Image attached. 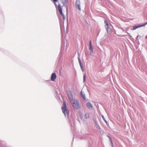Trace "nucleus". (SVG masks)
<instances>
[{
  "label": "nucleus",
  "mask_w": 147,
  "mask_h": 147,
  "mask_svg": "<svg viewBox=\"0 0 147 147\" xmlns=\"http://www.w3.org/2000/svg\"><path fill=\"white\" fill-rule=\"evenodd\" d=\"M57 77L56 74L55 73L52 74L51 77V80L52 81H54Z\"/></svg>",
  "instance_id": "423d86ee"
},
{
  "label": "nucleus",
  "mask_w": 147,
  "mask_h": 147,
  "mask_svg": "<svg viewBox=\"0 0 147 147\" xmlns=\"http://www.w3.org/2000/svg\"><path fill=\"white\" fill-rule=\"evenodd\" d=\"M86 105L87 107L90 109H92V106L90 103L88 102L86 104Z\"/></svg>",
  "instance_id": "0eeeda50"
},
{
  "label": "nucleus",
  "mask_w": 147,
  "mask_h": 147,
  "mask_svg": "<svg viewBox=\"0 0 147 147\" xmlns=\"http://www.w3.org/2000/svg\"><path fill=\"white\" fill-rule=\"evenodd\" d=\"M92 41L90 40L89 42V45H92Z\"/></svg>",
  "instance_id": "dca6fc26"
},
{
  "label": "nucleus",
  "mask_w": 147,
  "mask_h": 147,
  "mask_svg": "<svg viewBox=\"0 0 147 147\" xmlns=\"http://www.w3.org/2000/svg\"><path fill=\"white\" fill-rule=\"evenodd\" d=\"M105 27H106V29L108 32V30L109 29V25L108 24H105Z\"/></svg>",
  "instance_id": "9b49d317"
},
{
  "label": "nucleus",
  "mask_w": 147,
  "mask_h": 147,
  "mask_svg": "<svg viewBox=\"0 0 147 147\" xmlns=\"http://www.w3.org/2000/svg\"><path fill=\"white\" fill-rule=\"evenodd\" d=\"M102 119H103V120H104V121L106 123L107 122V121H106V120H105V119L104 116L103 115H102Z\"/></svg>",
  "instance_id": "ddd939ff"
},
{
  "label": "nucleus",
  "mask_w": 147,
  "mask_h": 147,
  "mask_svg": "<svg viewBox=\"0 0 147 147\" xmlns=\"http://www.w3.org/2000/svg\"><path fill=\"white\" fill-rule=\"evenodd\" d=\"M80 67H81V66H82V63H81V64H80Z\"/></svg>",
  "instance_id": "aec40b11"
},
{
  "label": "nucleus",
  "mask_w": 147,
  "mask_h": 147,
  "mask_svg": "<svg viewBox=\"0 0 147 147\" xmlns=\"http://www.w3.org/2000/svg\"><path fill=\"white\" fill-rule=\"evenodd\" d=\"M58 0H53V1L54 2V3L55 4L56 6L57 5L56 2H57Z\"/></svg>",
  "instance_id": "f8f14e48"
},
{
  "label": "nucleus",
  "mask_w": 147,
  "mask_h": 147,
  "mask_svg": "<svg viewBox=\"0 0 147 147\" xmlns=\"http://www.w3.org/2000/svg\"><path fill=\"white\" fill-rule=\"evenodd\" d=\"M80 0H76V7L78 10L81 11L80 6Z\"/></svg>",
  "instance_id": "20e7f679"
},
{
  "label": "nucleus",
  "mask_w": 147,
  "mask_h": 147,
  "mask_svg": "<svg viewBox=\"0 0 147 147\" xmlns=\"http://www.w3.org/2000/svg\"><path fill=\"white\" fill-rule=\"evenodd\" d=\"M89 50L92 52H93V50L92 45H89Z\"/></svg>",
  "instance_id": "1a4fd4ad"
},
{
  "label": "nucleus",
  "mask_w": 147,
  "mask_h": 147,
  "mask_svg": "<svg viewBox=\"0 0 147 147\" xmlns=\"http://www.w3.org/2000/svg\"><path fill=\"white\" fill-rule=\"evenodd\" d=\"M63 5L64 4L63 2L60 1L59 2L58 5V8L60 14L63 16V19L64 20L65 19V17L63 13L61 8V7H63Z\"/></svg>",
  "instance_id": "f03ea898"
},
{
  "label": "nucleus",
  "mask_w": 147,
  "mask_h": 147,
  "mask_svg": "<svg viewBox=\"0 0 147 147\" xmlns=\"http://www.w3.org/2000/svg\"><path fill=\"white\" fill-rule=\"evenodd\" d=\"M67 96L74 109L76 110L79 109L80 108V107L78 102L77 100L73 99L71 91H69L67 92Z\"/></svg>",
  "instance_id": "f257e3e1"
},
{
  "label": "nucleus",
  "mask_w": 147,
  "mask_h": 147,
  "mask_svg": "<svg viewBox=\"0 0 147 147\" xmlns=\"http://www.w3.org/2000/svg\"><path fill=\"white\" fill-rule=\"evenodd\" d=\"M85 117L86 119L88 118L89 117V113H86L85 115Z\"/></svg>",
  "instance_id": "9d476101"
},
{
  "label": "nucleus",
  "mask_w": 147,
  "mask_h": 147,
  "mask_svg": "<svg viewBox=\"0 0 147 147\" xmlns=\"http://www.w3.org/2000/svg\"><path fill=\"white\" fill-rule=\"evenodd\" d=\"M84 81L85 80V75H84L83 77Z\"/></svg>",
  "instance_id": "f3484780"
},
{
  "label": "nucleus",
  "mask_w": 147,
  "mask_h": 147,
  "mask_svg": "<svg viewBox=\"0 0 147 147\" xmlns=\"http://www.w3.org/2000/svg\"><path fill=\"white\" fill-rule=\"evenodd\" d=\"M62 109L63 113L65 115H69V111L67 109L65 102H63V106L62 107Z\"/></svg>",
  "instance_id": "7ed1b4c3"
},
{
  "label": "nucleus",
  "mask_w": 147,
  "mask_h": 147,
  "mask_svg": "<svg viewBox=\"0 0 147 147\" xmlns=\"http://www.w3.org/2000/svg\"><path fill=\"white\" fill-rule=\"evenodd\" d=\"M110 141H111V144H112V146L113 147H114V146H113V143H112V140H111V139H110Z\"/></svg>",
  "instance_id": "2eb2a0df"
},
{
  "label": "nucleus",
  "mask_w": 147,
  "mask_h": 147,
  "mask_svg": "<svg viewBox=\"0 0 147 147\" xmlns=\"http://www.w3.org/2000/svg\"><path fill=\"white\" fill-rule=\"evenodd\" d=\"M81 68V70H82V71H84V69L83 68V66H81V67H80Z\"/></svg>",
  "instance_id": "4468645a"
},
{
  "label": "nucleus",
  "mask_w": 147,
  "mask_h": 147,
  "mask_svg": "<svg viewBox=\"0 0 147 147\" xmlns=\"http://www.w3.org/2000/svg\"><path fill=\"white\" fill-rule=\"evenodd\" d=\"M81 95L82 96V98H83L84 100H85V95L84 94H83L82 91H81Z\"/></svg>",
  "instance_id": "6e6552de"
},
{
  "label": "nucleus",
  "mask_w": 147,
  "mask_h": 147,
  "mask_svg": "<svg viewBox=\"0 0 147 147\" xmlns=\"http://www.w3.org/2000/svg\"><path fill=\"white\" fill-rule=\"evenodd\" d=\"M105 24H107L108 23L107 21L106 20H105Z\"/></svg>",
  "instance_id": "6ab92c4d"
},
{
  "label": "nucleus",
  "mask_w": 147,
  "mask_h": 147,
  "mask_svg": "<svg viewBox=\"0 0 147 147\" xmlns=\"http://www.w3.org/2000/svg\"><path fill=\"white\" fill-rule=\"evenodd\" d=\"M146 24H147V22H146L142 25H139V26H134L133 27L132 30H135L138 28L144 26Z\"/></svg>",
  "instance_id": "39448f33"
},
{
  "label": "nucleus",
  "mask_w": 147,
  "mask_h": 147,
  "mask_svg": "<svg viewBox=\"0 0 147 147\" xmlns=\"http://www.w3.org/2000/svg\"><path fill=\"white\" fill-rule=\"evenodd\" d=\"M78 60H79V63L81 64V61L80 59L78 58Z\"/></svg>",
  "instance_id": "a211bd4d"
}]
</instances>
